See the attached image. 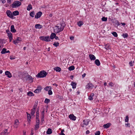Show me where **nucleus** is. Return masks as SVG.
<instances>
[{"mask_svg": "<svg viewBox=\"0 0 135 135\" xmlns=\"http://www.w3.org/2000/svg\"><path fill=\"white\" fill-rule=\"evenodd\" d=\"M27 79L30 80L31 82H32L33 81V78L32 77L29 75H28Z\"/></svg>", "mask_w": 135, "mask_h": 135, "instance_id": "19", "label": "nucleus"}, {"mask_svg": "<svg viewBox=\"0 0 135 135\" xmlns=\"http://www.w3.org/2000/svg\"><path fill=\"white\" fill-rule=\"evenodd\" d=\"M33 129H32L31 130V133L33 134Z\"/></svg>", "mask_w": 135, "mask_h": 135, "instance_id": "59", "label": "nucleus"}, {"mask_svg": "<svg viewBox=\"0 0 135 135\" xmlns=\"http://www.w3.org/2000/svg\"><path fill=\"white\" fill-rule=\"evenodd\" d=\"M55 38L56 40H59V37L57 36H55Z\"/></svg>", "mask_w": 135, "mask_h": 135, "instance_id": "55", "label": "nucleus"}, {"mask_svg": "<svg viewBox=\"0 0 135 135\" xmlns=\"http://www.w3.org/2000/svg\"><path fill=\"white\" fill-rule=\"evenodd\" d=\"M70 78H71V79H73V76L72 75L70 76Z\"/></svg>", "mask_w": 135, "mask_h": 135, "instance_id": "64", "label": "nucleus"}, {"mask_svg": "<svg viewBox=\"0 0 135 135\" xmlns=\"http://www.w3.org/2000/svg\"><path fill=\"white\" fill-rule=\"evenodd\" d=\"M39 124H36L35 128V130H37L38 129L39 127Z\"/></svg>", "mask_w": 135, "mask_h": 135, "instance_id": "44", "label": "nucleus"}, {"mask_svg": "<svg viewBox=\"0 0 135 135\" xmlns=\"http://www.w3.org/2000/svg\"><path fill=\"white\" fill-rule=\"evenodd\" d=\"M9 133L8 132V130L7 129H5L3 131L0 133V135H7Z\"/></svg>", "mask_w": 135, "mask_h": 135, "instance_id": "12", "label": "nucleus"}, {"mask_svg": "<svg viewBox=\"0 0 135 135\" xmlns=\"http://www.w3.org/2000/svg\"><path fill=\"white\" fill-rule=\"evenodd\" d=\"M10 59L11 60H13L14 59V58L13 57H12V56H10Z\"/></svg>", "mask_w": 135, "mask_h": 135, "instance_id": "58", "label": "nucleus"}, {"mask_svg": "<svg viewBox=\"0 0 135 135\" xmlns=\"http://www.w3.org/2000/svg\"><path fill=\"white\" fill-rule=\"evenodd\" d=\"M6 49L5 48L3 49L1 53L2 54H4L6 53Z\"/></svg>", "mask_w": 135, "mask_h": 135, "instance_id": "35", "label": "nucleus"}, {"mask_svg": "<svg viewBox=\"0 0 135 135\" xmlns=\"http://www.w3.org/2000/svg\"><path fill=\"white\" fill-rule=\"evenodd\" d=\"M121 24L123 26H124L126 25V24L124 23H121Z\"/></svg>", "mask_w": 135, "mask_h": 135, "instance_id": "62", "label": "nucleus"}, {"mask_svg": "<svg viewBox=\"0 0 135 135\" xmlns=\"http://www.w3.org/2000/svg\"><path fill=\"white\" fill-rule=\"evenodd\" d=\"M69 118L71 120H75L76 119V117L73 114H70L69 115Z\"/></svg>", "mask_w": 135, "mask_h": 135, "instance_id": "14", "label": "nucleus"}, {"mask_svg": "<svg viewBox=\"0 0 135 135\" xmlns=\"http://www.w3.org/2000/svg\"><path fill=\"white\" fill-rule=\"evenodd\" d=\"M112 34L115 37H117L118 36V35L116 32H113Z\"/></svg>", "mask_w": 135, "mask_h": 135, "instance_id": "37", "label": "nucleus"}, {"mask_svg": "<svg viewBox=\"0 0 135 135\" xmlns=\"http://www.w3.org/2000/svg\"><path fill=\"white\" fill-rule=\"evenodd\" d=\"M86 75V74L85 73H84L82 76L83 78L85 77Z\"/></svg>", "mask_w": 135, "mask_h": 135, "instance_id": "57", "label": "nucleus"}, {"mask_svg": "<svg viewBox=\"0 0 135 135\" xmlns=\"http://www.w3.org/2000/svg\"><path fill=\"white\" fill-rule=\"evenodd\" d=\"M76 84L75 82H72L71 84V85L72 86V88L74 89L76 88Z\"/></svg>", "mask_w": 135, "mask_h": 135, "instance_id": "22", "label": "nucleus"}, {"mask_svg": "<svg viewBox=\"0 0 135 135\" xmlns=\"http://www.w3.org/2000/svg\"><path fill=\"white\" fill-rule=\"evenodd\" d=\"M50 102V99L47 98H46L45 101V102L46 103H48Z\"/></svg>", "mask_w": 135, "mask_h": 135, "instance_id": "38", "label": "nucleus"}, {"mask_svg": "<svg viewBox=\"0 0 135 135\" xmlns=\"http://www.w3.org/2000/svg\"><path fill=\"white\" fill-rule=\"evenodd\" d=\"M19 13V12L17 11H13L12 13V15L14 16H16L18 15Z\"/></svg>", "mask_w": 135, "mask_h": 135, "instance_id": "27", "label": "nucleus"}, {"mask_svg": "<svg viewBox=\"0 0 135 135\" xmlns=\"http://www.w3.org/2000/svg\"><path fill=\"white\" fill-rule=\"evenodd\" d=\"M89 56L90 57V59L91 60H95L96 59V57L95 56L92 54H90Z\"/></svg>", "mask_w": 135, "mask_h": 135, "instance_id": "17", "label": "nucleus"}, {"mask_svg": "<svg viewBox=\"0 0 135 135\" xmlns=\"http://www.w3.org/2000/svg\"><path fill=\"white\" fill-rule=\"evenodd\" d=\"M54 70H55L56 71L60 72L61 71V69L59 67H57L55 68H54Z\"/></svg>", "mask_w": 135, "mask_h": 135, "instance_id": "23", "label": "nucleus"}, {"mask_svg": "<svg viewBox=\"0 0 135 135\" xmlns=\"http://www.w3.org/2000/svg\"><path fill=\"white\" fill-rule=\"evenodd\" d=\"M26 132L24 131L23 132V135H26Z\"/></svg>", "mask_w": 135, "mask_h": 135, "instance_id": "61", "label": "nucleus"}, {"mask_svg": "<svg viewBox=\"0 0 135 135\" xmlns=\"http://www.w3.org/2000/svg\"><path fill=\"white\" fill-rule=\"evenodd\" d=\"M0 1L3 4L5 3L6 2L5 0H0Z\"/></svg>", "mask_w": 135, "mask_h": 135, "instance_id": "53", "label": "nucleus"}, {"mask_svg": "<svg viewBox=\"0 0 135 135\" xmlns=\"http://www.w3.org/2000/svg\"><path fill=\"white\" fill-rule=\"evenodd\" d=\"M90 132L88 130H87L86 132V134H88Z\"/></svg>", "mask_w": 135, "mask_h": 135, "instance_id": "60", "label": "nucleus"}, {"mask_svg": "<svg viewBox=\"0 0 135 135\" xmlns=\"http://www.w3.org/2000/svg\"><path fill=\"white\" fill-rule=\"evenodd\" d=\"M42 89L41 87L39 86L37 88V89L34 91V92L35 93H39L41 91V90Z\"/></svg>", "mask_w": 135, "mask_h": 135, "instance_id": "7", "label": "nucleus"}, {"mask_svg": "<svg viewBox=\"0 0 135 135\" xmlns=\"http://www.w3.org/2000/svg\"><path fill=\"white\" fill-rule=\"evenodd\" d=\"M125 126L127 127H130V124L129 123H125Z\"/></svg>", "mask_w": 135, "mask_h": 135, "instance_id": "46", "label": "nucleus"}, {"mask_svg": "<svg viewBox=\"0 0 135 135\" xmlns=\"http://www.w3.org/2000/svg\"><path fill=\"white\" fill-rule=\"evenodd\" d=\"M32 5L31 4H29L27 6V9L28 11H30V9H32Z\"/></svg>", "mask_w": 135, "mask_h": 135, "instance_id": "32", "label": "nucleus"}, {"mask_svg": "<svg viewBox=\"0 0 135 135\" xmlns=\"http://www.w3.org/2000/svg\"><path fill=\"white\" fill-rule=\"evenodd\" d=\"M94 94L93 93H91L90 95V96L92 97H94Z\"/></svg>", "mask_w": 135, "mask_h": 135, "instance_id": "56", "label": "nucleus"}, {"mask_svg": "<svg viewBox=\"0 0 135 135\" xmlns=\"http://www.w3.org/2000/svg\"><path fill=\"white\" fill-rule=\"evenodd\" d=\"M59 43L58 42H55L53 44V45L56 47H57L59 45Z\"/></svg>", "mask_w": 135, "mask_h": 135, "instance_id": "34", "label": "nucleus"}, {"mask_svg": "<svg viewBox=\"0 0 135 135\" xmlns=\"http://www.w3.org/2000/svg\"><path fill=\"white\" fill-rule=\"evenodd\" d=\"M125 122H128L129 121L128 119V116H126V118L125 119Z\"/></svg>", "mask_w": 135, "mask_h": 135, "instance_id": "42", "label": "nucleus"}, {"mask_svg": "<svg viewBox=\"0 0 135 135\" xmlns=\"http://www.w3.org/2000/svg\"><path fill=\"white\" fill-rule=\"evenodd\" d=\"M8 36L9 38V42H11L13 39L12 34L9 31H8Z\"/></svg>", "mask_w": 135, "mask_h": 135, "instance_id": "10", "label": "nucleus"}, {"mask_svg": "<svg viewBox=\"0 0 135 135\" xmlns=\"http://www.w3.org/2000/svg\"><path fill=\"white\" fill-rule=\"evenodd\" d=\"M75 68L74 66L72 65L69 67V69L70 71L73 70Z\"/></svg>", "mask_w": 135, "mask_h": 135, "instance_id": "29", "label": "nucleus"}, {"mask_svg": "<svg viewBox=\"0 0 135 135\" xmlns=\"http://www.w3.org/2000/svg\"><path fill=\"white\" fill-rule=\"evenodd\" d=\"M6 13L7 16L9 17L12 18H13V15L12 13L10 11H7L6 12Z\"/></svg>", "mask_w": 135, "mask_h": 135, "instance_id": "5", "label": "nucleus"}, {"mask_svg": "<svg viewBox=\"0 0 135 135\" xmlns=\"http://www.w3.org/2000/svg\"><path fill=\"white\" fill-rule=\"evenodd\" d=\"M52 91L50 90H49L48 91V94L49 95H51L52 94Z\"/></svg>", "mask_w": 135, "mask_h": 135, "instance_id": "49", "label": "nucleus"}, {"mask_svg": "<svg viewBox=\"0 0 135 135\" xmlns=\"http://www.w3.org/2000/svg\"><path fill=\"white\" fill-rule=\"evenodd\" d=\"M27 94L29 96H32L33 95V93L31 91H29L27 93Z\"/></svg>", "mask_w": 135, "mask_h": 135, "instance_id": "33", "label": "nucleus"}, {"mask_svg": "<svg viewBox=\"0 0 135 135\" xmlns=\"http://www.w3.org/2000/svg\"><path fill=\"white\" fill-rule=\"evenodd\" d=\"M107 17H103L102 18V20L103 21H107Z\"/></svg>", "mask_w": 135, "mask_h": 135, "instance_id": "39", "label": "nucleus"}, {"mask_svg": "<svg viewBox=\"0 0 135 135\" xmlns=\"http://www.w3.org/2000/svg\"><path fill=\"white\" fill-rule=\"evenodd\" d=\"M88 99L90 100H93V97H91L90 96L89 97Z\"/></svg>", "mask_w": 135, "mask_h": 135, "instance_id": "51", "label": "nucleus"}, {"mask_svg": "<svg viewBox=\"0 0 135 135\" xmlns=\"http://www.w3.org/2000/svg\"><path fill=\"white\" fill-rule=\"evenodd\" d=\"M56 34L54 33H52L50 36V39H53L54 38H55V36H56Z\"/></svg>", "mask_w": 135, "mask_h": 135, "instance_id": "24", "label": "nucleus"}, {"mask_svg": "<svg viewBox=\"0 0 135 135\" xmlns=\"http://www.w3.org/2000/svg\"><path fill=\"white\" fill-rule=\"evenodd\" d=\"M21 41V38L20 37H18L15 40L13 41V42L14 44L16 45L17 44L19 43Z\"/></svg>", "mask_w": 135, "mask_h": 135, "instance_id": "8", "label": "nucleus"}, {"mask_svg": "<svg viewBox=\"0 0 135 135\" xmlns=\"http://www.w3.org/2000/svg\"><path fill=\"white\" fill-rule=\"evenodd\" d=\"M93 87V85L91 83L88 84L86 86V88L88 89H92Z\"/></svg>", "mask_w": 135, "mask_h": 135, "instance_id": "9", "label": "nucleus"}, {"mask_svg": "<svg viewBox=\"0 0 135 135\" xmlns=\"http://www.w3.org/2000/svg\"><path fill=\"white\" fill-rule=\"evenodd\" d=\"M40 39L45 41L48 42L50 41V38L49 36H42L40 37Z\"/></svg>", "mask_w": 135, "mask_h": 135, "instance_id": "4", "label": "nucleus"}, {"mask_svg": "<svg viewBox=\"0 0 135 135\" xmlns=\"http://www.w3.org/2000/svg\"><path fill=\"white\" fill-rule=\"evenodd\" d=\"M42 26L39 24H37L35 25V27L36 28L40 29L42 28Z\"/></svg>", "mask_w": 135, "mask_h": 135, "instance_id": "25", "label": "nucleus"}, {"mask_svg": "<svg viewBox=\"0 0 135 135\" xmlns=\"http://www.w3.org/2000/svg\"><path fill=\"white\" fill-rule=\"evenodd\" d=\"M64 26L62 25H57L54 28V32L55 33H58L62 31L64 29Z\"/></svg>", "mask_w": 135, "mask_h": 135, "instance_id": "1", "label": "nucleus"}, {"mask_svg": "<svg viewBox=\"0 0 135 135\" xmlns=\"http://www.w3.org/2000/svg\"><path fill=\"white\" fill-rule=\"evenodd\" d=\"M60 135H65L64 134L62 133V131H61Z\"/></svg>", "mask_w": 135, "mask_h": 135, "instance_id": "54", "label": "nucleus"}, {"mask_svg": "<svg viewBox=\"0 0 135 135\" xmlns=\"http://www.w3.org/2000/svg\"><path fill=\"white\" fill-rule=\"evenodd\" d=\"M46 133L48 134H50L52 133L51 129L50 128H49L46 132Z\"/></svg>", "mask_w": 135, "mask_h": 135, "instance_id": "30", "label": "nucleus"}, {"mask_svg": "<svg viewBox=\"0 0 135 135\" xmlns=\"http://www.w3.org/2000/svg\"><path fill=\"white\" fill-rule=\"evenodd\" d=\"M47 74V73L45 71H41L37 75L36 77L39 78H44L45 77Z\"/></svg>", "mask_w": 135, "mask_h": 135, "instance_id": "2", "label": "nucleus"}, {"mask_svg": "<svg viewBox=\"0 0 135 135\" xmlns=\"http://www.w3.org/2000/svg\"><path fill=\"white\" fill-rule=\"evenodd\" d=\"M21 5V3L19 1H17L13 3L12 5L13 8L17 7Z\"/></svg>", "mask_w": 135, "mask_h": 135, "instance_id": "3", "label": "nucleus"}, {"mask_svg": "<svg viewBox=\"0 0 135 135\" xmlns=\"http://www.w3.org/2000/svg\"><path fill=\"white\" fill-rule=\"evenodd\" d=\"M111 125V124L110 123H107V124L103 125V127L105 128H108Z\"/></svg>", "mask_w": 135, "mask_h": 135, "instance_id": "20", "label": "nucleus"}, {"mask_svg": "<svg viewBox=\"0 0 135 135\" xmlns=\"http://www.w3.org/2000/svg\"><path fill=\"white\" fill-rule=\"evenodd\" d=\"M134 63V61H131L129 62V64L130 65V66H132L133 65V64Z\"/></svg>", "mask_w": 135, "mask_h": 135, "instance_id": "41", "label": "nucleus"}, {"mask_svg": "<svg viewBox=\"0 0 135 135\" xmlns=\"http://www.w3.org/2000/svg\"><path fill=\"white\" fill-rule=\"evenodd\" d=\"M34 15L35 12L33 11L32 12L30 13V16L32 17H34Z\"/></svg>", "mask_w": 135, "mask_h": 135, "instance_id": "36", "label": "nucleus"}, {"mask_svg": "<svg viewBox=\"0 0 135 135\" xmlns=\"http://www.w3.org/2000/svg\"><path fill=\"white\" fill-rule=\"evenodd\" d=\"M100 132L99 131H97L95 133V135H100Z\"/></svg>", "mask_w": 135, "mask_h": 135, "instance_id": "48", "label": "nucleus"}, {"mask_svg": "<svg viewBox=\"0 0 135 135\" xmlns=\"http://www.w3.org/2000/svg\"><path fill=\"white\" fill-rule=\"evenodd\" d=\"M110 45L107 44L105 45V48L107 50H108L110 49Z\"/></svg>", "mask_w": 135, "mask_h": 135, "instance_id": "28", "label": "nucleus"}, {"mask_svg": "<svg viewBox=\"0 0 135 135\" xmlns=\"http://www.w3.org/2000/svg\"><path fill=\"white\" fill-rule=\"evenodd\" d=\"M5 74L7 75L9 78H11L12 76V74L11 73L8 71H6L5 72Z\"/></svg>", "mask_w": 135, "mask_h": 135, "instance_id": "13", "label": "nucleus"}, {"mask_svg": "<svg viewBox=\"0 0 135 135\" xmlns=\"http://www.w3.org/2000/svg\"><path fill=\"white\" fill-rule=\"evenodd\" d=\"M42 13L41 12H37L36 15L35 16V17L36 19H38V18L40 17L42 15Z\"/></svg>", "mask_w": 135, "mask_h": 135, "instance_id": "11", "label": "nucleus"}, {"mask_svg": "<svg viewBox=\"0 0 135 135\" xmlns=\"http://www.w3.org/2000/svg\"><path fill=\"white\" fill-rule=\"evenodd\" d=\"M95 64L98 66H99L100 65V62L99 61L98 59H96L95 61Z\"/></svg>", "mask_w": 135, "mask_h": 135, "instance_id": "26", "label": "nucleus"}, {"mask_svg": "<svg viewBox=\"0 0 135 135\" xmlns=\"http://www.w3.org/2000/svg\"><path fill=\"white\" fill-rule=\"evenodd\" d=\"M27 113L28 120L29 121H30L31 120V118L30 115L27 112Z\"/></svg>", "mask_w": 135, "mask_h": 135, "instance_id": "31", "label": "nucleus"}, {"mask_svg": "<svg viewBox=\"0 0 135 135\" xmlns=\"http://www.w3.org/2000/svg\"><path fill=\"white\" fill-rule=\"evenodd\" d=\"M122 36L124 38H127L128 36V35L127 33H123Z\"/></svg>", "mask_w": 135, "mask_h": 135, "instance_id": "40", "label": "nucleus"}, {"mask_svg": "<svg viewBox=\"0 0 135 135\" xmlns=\"http://www.w3.org/2000/svg\"><path fill=\"white\" fill-rule=\"evenodd\" d=\"M104 85L105 86H106L107 85V83L106 82H105L104 83Z\"/></svg>", "mask_w": 135, "mask_h": 135, "instance_id": "63", "label": "nucleus"}, {"mask_svg": "<svg viewBox=\"0 0 135 135\" xmlns=\"http://www.w3.org/2000/svg\"><path fill=\"white\" fill-rule=\"evenodd\" d=\"M70 39L71 40H73L74 39V36H71L70 37Z\"/></svg>", "mask_w": 135, "mask_h": 135, "instance_id": "52", "label": "nucleus"}, {"mask_svg": "<svg viewBox=\"0 0 135 135\" xmlns=\"http://www.w3.org/2000/svg\"><path fill=\"white\" fill-rule=\"evenodd\" d=\"M50 86H47L44 88V89L46 91H48L49 90Z\"/></svg>", "mask_w": 135, "mask_h": 135, "instance_id": "47", "label": "nucleus"}, {"mask_svg": "<svg viewBox=\"0 0 135 135\" xmlns=\"http://www.w3.org/2000/svg\"><path fill=\"white\" fill-rule=\"evenodd\" d=\"M39 113L38 111H37L36 112V119H39L38 118L39 117Z\"/></svg>", "mask_w": 135, "mask_h": 135, "instance_id": "43", "label": "nucleus"}, {"mask_svg": "<svg viewBox=\"0 0 135 135\" xmlns=\"http://www.w3.org/2000/svg\"><path fill=\"white\" fill-rule=\"evenodd\" d=\"M77 24L80 27L83 25L84 23L83 21H80L77 22Z\"/></svg>", "mask_w": 135, "mask_h": 135, "instance_id": "18", "label": "nucleus"}, {"mask_svg": "<svg viewBox=\"0 0 135 135\" xmlns=\"http://www.w3.org/2000/svg\"><path fill=\"white\" fill-rule=\"evenodd\" d=\"M39 122L40 121L39 119H36V124L39 125L40 124Z\"/></svg>", "mask_w": 135, "mask_h": 135, "instance_id": "45", "label": "nucleus"}, {"mask_svg": "<svg viewBox=\"0 0 135 135\" xmlns=\"http://www.w3.org/2000/svg\"><path fill=\"white\" fill-rule=\"evenodd\" d=\"M109 86H113L114 85L112 83L110 82V83H109Z\"/></svg>", "mask_w": 135, "mask_h": 135, "instance_id": "50", "label": "nucleus"}, {"mask_svg": "<svg viewBox=\"0 0 135 135\" xmlns=\"http://www.w3.org/2000/svg\"><path fill=\"white\" fill-rule=\"evenodd\" d=\"M11 31L12 32L15 33L16 31V30L15 29L14 25H12L11 27Z\"/></svg>", "mask_w": 135, "mask_h": 135, "instance_id": "15", "label": "nucleus"}, {"mask_svg": "<svg viewBox=\"0 0 135 135\" xmlns=\"http://www.w3.org/2000/svg\"><path fill=\"white\" fill-rule=\"evenodd\" d=\"M19 120L17 119H16L15 121L13 126L14 127L16 128H17L19 126Z\"/></svg>", "mask_w": 135, "mask_h": 135, "instance_id": "6", "label": "nucleus"}, {"mask_svg": "<svg viewBox=\"0 0 135 135\" xmlns=\"http://www.w3.org/2000/svg\"><path fill=\"white\" fill-rule=\"evenodd\" d=\"M36 108V107H35L33 109H32L31 110V114L32 116H33L34 117V114L35 112V109Z\"/></svg>", "mask_w": 135, "mask_h": 135, "instance_id": "21", "label": "nucleus"}, {"mask_svg": "<svg viewBox=\"0 0 135 135\" xmlns=\"http://www.w3.org/2000/svg\"><path fill=\"white\" fill-rule=\"evenodd\" d=\"M83 123L82 126L83 127L85 126H86L88 124L89 122L87 120H84L83 121Z\"/></svg>", "mask_w": 135, "mask_h": 135, "instance_id": "16", "label": "nucleus"}]
</instances>
